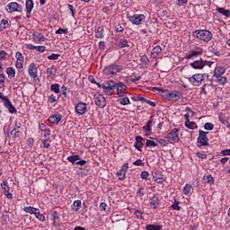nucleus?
<instances>
[{"label": "nucleus", "mask_w": 230, "mask_h": 230, "mask_svg": "<svg viewBox=\"0 0 230 230\" xmlns=\"http://www.w3.org/2000/svg\"><path fill=\"white\" fill-rule=\"evenodd\" d=\"M152 91H158L159 93H162L163 98L168 100V102H179V100H181V98L182 97V93L181 92H170L168 90H163V88L160 87H153Z\"/></svg>", "instance_id": "f257e3e1"}, {"label": "nucleus", "mask_w": 230, "mask_h": 230, "mask_svg": "<svg viewBox=\"0 0 230 230\" xmlns=\"http://www.w3.org/2000/svg\"><path fill=\"white\" fill-rule=\"evenodd\" d=\"M192 36L199 40H203L204 42H209L213 39V34L208 30H197L192 32Z\"/></svg>", "instance_id": "f03ea898"}, {"label": "nucleus", "mask_w": 230, "mask_h": 230, "mask_svg": "<svg viewBox=\"0 0 230 230\" xmlns=\"http://www.w3.org/2000/svg\"><path fill=\"white\" fill-rule=\"evenodd\" d=\"M208 78V74H195L189 77V82L191 84V85H194V87H199V85H202V84H204Z\"/></svg>", "instance_id": "7ed1b4c3"}, {"label": "nucleus", "mask_w": 230, "mask_h": 230, "mask_svg": "<svg viewBox=\"0 0 230 230\" xmlns=\"http://www.w3.org/2000/svg\"><path fill=\"white\" fill-rule=\"evenodd\" d=\"M122 71L123 66L116 64L110 65L103 69V73L107 76H112L114 75H117V73H121Z\"/></svg>", "instance_id": "20e7f679"}, {"label": "nucleus", "mask_w": 230, "mask_h": 230, "mask_svg": "<svg viewBox=\"0 0 230 230\" xmlns=\"http://www.w3.org/2000/svg\"><path fill=\"white\" fill-rule=\"evenodd\" d=\"M5 10L8 13H13L15 12L17 13H22V4L17 2H11L6 5Z\"/></svg>", "instance_id": "39448f33"}, {"label": "nucleus", "mask_w": 230, "mask_h": 230, "mask_svg": "<svg viewBox=\"0 0 230 230\" xmlns=\"http://www.w3.org/2000/svg\"><path fill=\"white\" fill-rule=\"evenodd\" d=\"M129 22H132V24H136V26H139L140 24L145 22V19H146V16L145 14H134V15H127Z\"/></svg>", "instance_id": "423d86ee"}, {"label": "nucleus", "mask_w": 230, "mask_h": 230, "mask_svg": "<svg viewBox=\"0 0 230 230\" xmlns=\"http://www.w3.org/2000/svg\"><path fill=\"white\" fill-rule=\"evenodd\" d=\"M166 139L168 143H179V128H173L167 134Z\"/></svg>", "instance_id": "0eeeda50"}, {"label": "nucleus", "mask_w": 230, "mask_h": 230, "mask_svg": "<svg viewBox=\"0 0 230 230\" xmlns=\"http://www.w3.org/2000/svg\"><path fill=\"white\" fill-rule=\"evenodd\" d=\"M202 53H204V49L200 47H196L194 49L190 50V53L186 54L185 58L187 60H195V58Z\"/></svg>", "instance_id": "6e6552de"}, {"label": "nucleus", "mask_w": 230, "mask_h": 230, "mask_svg": "<svg viewBox=\"0 0 230 230\" xmlns=\"http://www.w3.org/2000/svg\"><path fill=\"white\" fill-rule=\"evenodd\" d=\"M208 132L203 131L202 129L199 130V137L198 143L199 146H208L209 144L208 143Z\"/></svg>", "instance_id": "1a4fd4ad"}, {"label": "nucleus", "mask_w": 230, "mask_h": 230, "mask_svg": "<svg viewBox=\"0 0 230 230\" xmlns=\"http://www.w3.org/2000/svg\"><path fill=\"white\" fill-rule=\"evenodd\" d=\"M190 66H192L193 69H203L205 66H208L209 67H211V63L203 60L202 58H199L190 63Z\"/></svg>", "instance_id": "9d476101"}, {"label": "nucleus", "mask_w": 230, "mask_h": 230, "mask_svg": "<svg viewBox=\"0 0 230 230\" xmlns=\"http://www.w3.org/2000/svg\"><path fill=\"white\" fill-rule=\"evenodd\" d=\"M94 103L100 109H104V107H107V100L102 94L94 95Z\"/></svg>", "instance_id": "9b49d317"}, {"label": "nucleus", "mask_w": 230, "mask_h": 230, "mask_svg": "<svg viewBox=\"0 0 230 230\" xmlns=\"http://www.w3.org/2000/svg\"><path fill=\"white\" fill-rule=\"evenodd\" d=\"M28 73L31 78H33V80H39V71L37 70V66L35 63H31L28 67Z\"/></svg>", "instance_id": "f8f14e48"}, {"label": "nucleus", "mask_w": 230, "mask_h": 230, "mask_svg": "<svg viewBox=\"0 0 230 230\" xmlns=\"http://www.w3.org/2000/svg\"><path fill=\"white\" fill-rule=\"evenodd\" d=\"M75 111L79 116H84V114L87 112V104L84 102H78L75 107Z\"/></svg>", "instance_id": "ddd939ff"}, {"label": "nucleus", "mask_w": 230, "mask_h": 230, "mask_svg": "<svg viewBox=\"0 0 230 230\" xmlns=\"http://www.w3.org/2000/svg\"><path fill=\"white\" fill-rule=\"evenodd\" d=\"M1 188L4 191V194L5 195L6 199H13V195L12 193H10V186H8L7 181H4L1 183Z\"/></svg>", "instance_id": "4468645a"}, {"label": "nucleus", "mask_w": 230, "mask_h": 230, "mask_svg": "<svg viewBox=\"0 0 230 230\" xmlns=\"http://www.w3.org/2000/svg\"><path fill=\"white\" fill-rule=\"evenodd\" d=\"M15 58H16L15 67H17V69H22L24 66V56H22V53L16 52Z\"/></svg>", "instance_id": "2eb2a0df"}, {"label": "nucleus", "mask_w": 230, "mask_h": 230, "mask_svg": "<svg viewBox=\"0 0 230 230\" xmlns=\"http://www.w3.org/2000/svg\"><path fill=\"white\" fill-rule=\"evenodd\" d=\"M128 170V164H124L119 171L117 172L119 181H125L127 172Z\"/></svg>", "instance_id": "dca6fc26"}, {"label": "nucleus", "mask_w": 230, "mask_h": 230, "mask_svg": "<svg viewBox=\"0 0 230 230\" xmlns=\"http://www.w3.org/2000/svg\"><path fill=\"white\" fill-rule=\"evenodd\" d=\"M154 122V119L152 117H150V119L146 122V126H143L142 129L146 136H151L152 135V123Z\"/></svg>", "instance_id": "f3484780"}, {"label": "nucleus", "mask_w": 230, "mask_h": 230, "mask_svg": "<svg viewBox=\"0 0 230 230\" xmlns=\"http://www.w3.org/2000/svg\"><path fill=\"white\" fill-rule=\"evenodd\" d=\"M115 87L117 89L118 96H123V94H125V91H127V85H125L123 83L116 84Z\"/></svg>", "instance_id": "a211bd4d"}, {"label": "nucleus", "mask_w": 230, "mask_h": 230, "mask_svg": "<svg viewBox=\"0 0 230 230\" xmlns=\"http://www.w3.org/2000/svg\"><path fill=\"white\" fill-rule=\"evenodd\" d=\"M49 123H52V125H58L60 121H62V115L60 113L52 115L49 118Z\"/></svg>", "instance_id": "6ab92c4d"}, {"label": "nucleus", "mask_w": 230, "mask_h": 230, "mask_svg": "<svg viewBox=\"0 0 230 230\" xmlns=\"http://www.w3.org/2000/svg\"><path fill=\"white\" fill-rule=\"evenodd\" d=\"M32 40L34 42H39L40 44L41 42H46V38L40 32H34L32 34Z\"/></svg>", "instance_id": "aec40b11"}, {"label": "nucleus", "mask_w": 230, "mask_h": 230, "mask_svg": "<svg viewBox=\"0 0 230 230\" xmlns=\"http://www.w3.org/2000/svg\"><path fill=\"white\" fill-rule=\"evenodd\" d=\"M4 105L11 114H14L15 112H17V110L15 109L13 104H12V102H10V100H6V102H4Z\"/></svg>", "instance_id": "412c9836"}, {"label": "nucleus", "mask_w": 230, "mask_h": 230, "mask_svg": "<svg viewBox=\"0 0 230 230\" xmlns=\"http://www.w3.org/2000/svg\"><path fill=\"white\" fill-rule=\"evenodd\" d=\"M143 137L137 136L136 137V142H135V148L138 150V152H141V149L143 148Z\"/></svg>", "instance_id": "4be33fe9"}, {"label": "nucleus", "mask_w": 230, "mask_h": 230, "mask_svg": "<svg viewBox=\"0 0 230 230\" xmlns=\"http://www.w3.org/2000/svg\"><path fill=\"white\" fill-rule=\"evenodd\" d=\"M149 205L153 209H157V206H159V198L157 196H153L150 199Z\"/></svg>", "instance_id": "5701e85b"}, {"label": "nucleus", "mask_w": 230, "mask_h": 230, "mask_svg": "<svg viewBox=\"0 0 230 230\" xmlns=\"http://www.w3.org/2000/svg\"><path fill=\"white\" fill-rule=\"evenodd\" d=\"M80 208H82V201L80 199L75 200L71 206V209L75 213L80 211Z\"/></svg>", "instance_id": "b1692460"}, {"label": "nucleus", "mask_w": 230, "mask_h": 230, "mask_svg": "<svg viewBox=\"0 0 230 230\" xmlns=\"http://www.w3.org/2000/svg\"><path fill=\"white\" fill-rule=\"evenodd\" d=\"M33 0H26L25 7L27 15H30V13H31V10H33Z\"/></svg>", "instance_id": "393cba45"}, {"label": "nucleus", "mask_w": 230, "mask_h": 230, "mask_svg": "<svg viewBox=\"0 0 230 230\" xmlns=\"http://www.w3.org/2000/svg\"><path fill=\"white\" fill-rule=\"evenodd\" d=\"M47 75L49 78H53L55 75H57V66H51L47 69Z\"/></svg>", "instance_id": "a878e982"}, {"label": "nucleus", "mask_w": 230, "mask_h": 230, "mask_svg": "<svg viewBox=\"0 0 230 230\" xmlns=\"http://www.w3.org/2000/svg\"><path fill=\"white\" fill-rule=\"evenodd\" d=\"M226 73V67L217 66L214 71V76H222Z\"/></svg>", "instance_id": "bb28decb"}, {"label": "nucleus", "mask_w": 230, "mask_h": 230, "mask_svg": "<svg viewBox=\"0 0 230 230\" xmlns=\"http://www.w3.org/2000/svg\"><path fill=\"white\" fill-rule=\"evenodd\" d=\"M119 103L120 105H130V99L128 97L121 95L120 98L118 99Z\"/></svg>", "instance_id": "cd10ccee"}, {"label": "nucleus", "mask_w": 230, "mask_h": 230, "mask_svg": "<svg viewBox=\"0 0 230 230\" xmlns=\"http://www.w3.org/2000/svg\"><path fill=\"white\" fill-rule=\"evenodd\" d=\"M50 220L53 222L54 226H56L57 222L60 220V217H58V213H57V211H54L50 214Z\"/></svg>", "instance_id": "c85d7f7f"}, {"label": "nucleus", "mask_w": 230, "mask_h": 230, "mask_svg": "<svg viewBox=\"0 0 230 230\" xmlns=\"http://www.w3.org/2000/svg\"><path fill=\"white\" fill-rule=\"evenodd\" d=\"M192 192H193V186L187 183L183 188V194L184 195H191Z\"/></svg>", "instance_id": "c756f323"}, {"label": "nucleus", "mask_w": 230, "mask_h": 230, "mask_svg": "<svg viewBox=\"0 0 230 230\" xmlns=\"http://www.w3.org/2000/svg\"><path fill=\"white\" fill-rule=\"evenodd\" d=\"M67 161H69V163H72V164H76V163L80 161V155H70L67 157Z\"/></svg>", "instance_id": "7c9ffc66"}, {"label": "nucleus", "mask_w": 230, "mask_h": 230, "mask_svg": "<svg viewBox=\"0 0 230 230\" xmlns=\"http://www.w3.org/2000/svg\"><path fill=\"white\" fill-rule=\"evenodd\" d=\"M217 12H218V13H221L222 15H225V17H229L230 16V11L226 10L224 7H217Z\"/></svg>", "instance_id": "2f4dec72"}, {"label": "nucleus", "mask_w": 230, "mask_h": 230, "mask_svg": "<svg viewBox=\"0 0 230 230\" xmlns=\"http://www.w3.org/2000/svg\"><path fill=\"white\" fill-rule=\"evenodd\" d=\"M163 52V49L161 48V46H156L152 50V55L153 57H159V55H161V53Z\"/></svg>", "instance_id": "473e14b6"}, {"label": "nucleus", "mask_w": 230, "mask_h": 230, "mask_svg": "<svg viewBox=\"0 0 230 230\" xmlns=\"http://www.w3.org/2000/svg\"><path fill=\"white\" fill-rule=\"evenodd\" d=\"M185 127L187 128H190V130H195V128H198L199 126H197V123L195 121H185Z\"/></svg>", "instance_id": "72a5a7b5"}, {"label": "nucleus", "mask_w": 230, "mask_h": 230, "mask_svg": "<svg viewBox=\"0 0 230 230\" xmlns=\"http://www.w3.org/2000/svg\"><path fill=\"white\" fill-rule=\"evenodd\" d=\"M8 78H15V68L10 66L6 69Z\"/></svg>", "instance_id": "f704fd0d"}, {"label": "nucleus", "mask_w": 230, "mask_h": 230, "mask_svg": "<svg viewBox=\"0 0 230 230\" xmlns=\"http://www.w3.org/2000/svg\"><path fill=\"white\" fill-rule=\"evenodd\" d=\"M38 210H39V208H35L33 207H25V208H23V211L25 213H30V215H35V213H37Z\"/></svg>", "instance_id": "c9c22d12"}, {"label": "nucleus", "mask_w": 230, "mask_h": 230, "mask_svg": "<svg viewBox=\"0 0 230 230\" xmlns=\"http://www.w3.org/2000/svg\"><path fill=\"white\" fill-rule=\"evenodd\" d=\"M163 229V226H159V225H147L146 226V230H162Z\"/></svg>", "instance_id": "e433bc0d"}, {"label": "nucleus", "mask_w": 230, "mask_h": 230, "mask_svg": "<svg viewBox=\"0 0 230 230\" xmlns=\"http://www.w3.org/2000/svg\"><path fill=\"white\" fill-rule=\"evenodd\" d=\"M95 37L97 39H103V27H98L96 32H95Z\"/></svg>", "instance_id": "4c0bfd02"}, {"label": "nucleus", "mask_w": 230, "mask_h": 230, "mask_svg": "<svg viewBox=\"0 0 230 230\" xmlns=\"http://www.w3.org/2000/svg\"><path fill=\"white\" fill-rule=\"evenodd\" d=\"M50 91H53V93H56V94H58V93H60V84H51Z\"/></svg>", "instance_id": "58836bf2"}, {"label": "nucleus", "mask_w": 230, "mask_h": 230, "mask_svg": "<svg viewBox=\"0 0 230 230\" xmlns=\"http://www.w3.org/2000/svg\"><path fill=\"white\" fill-rule=\"evenodd\" d=\"M34 215H35L36 218H38V220H40V222H44V220H46V217H44V215H42L40 213V210L39 208Z\"/></svg>", "instance_id": "ea45409f"}, {"label": "nucleus", "mask_w": 230, "mask_h": 230, "mask_svg": "<svg viewBox=\"0 0 230 230\" xmlns=\"http://www.w3.org/2000/svg\"><path fill=\"white\" fill-rule=\"evenodd\" d=\"M118 47L119 48H128V40H127L125 39L119 40Z\"/></svg>", "instance_id": "a19ab883"}, {"label": "nucleus", "mask_w": 230, "mask_h": 230, "mask_svg": "<svg viewBox=\"0 0 230 230\" xmlns=\"http://www.w3.org/2000/svg\"><path fill=\"white\" fill-rule=\"evenodd\" d=\"M204 181L205 182H207V184H213V182H215V179L213 178V176L211 175H207V176H204Z\"/></svg>", "instance_id": "79ce46f5"}, {"label": "nucleus", "mask_w": 230, "mask_h": 230, "mask_svg": "<svg viewBox=\"0 0 230 230\" xmlns=\"http://www.w3.org/2000/svg\"><path fill=\"white\" fill-rule=\"evenodd\" d=\"M215 77L217 78V82L221 85H224V84H226L227 82V78H226L225 76L216 75Z\"/></svg>", "instance_id": "37998d69"}, {"label": "nucleus", "mask_w": 230, "mask_h": 230, "mask_svg": "<svg viewBox=\"0 0 230 230\" xmlns=\"http://www.w3.org/2000/svg\"><path fill=\"white\" fill-rule=\"evenodd\" d=\"M179 204H180V201L175 199L174 203L171 206V208L172 209H174V211H180L181 210V207L179 206Z\"/></svg>", "instance_id": "c03bdc74"}, {"label": "nucleus", "mask_w": 230, "mask_h": 230, "mask_svg": "<svg viewBox=\"0 0 230 230\" xmlns=\"http://www.w3.org/2000/svg\"><path fill=\"white\" fill-rule=\"evenodd\" d=\"M97 85H98V87H100V89H103L104 93H107L108 94H111L112 90L109 89V87H107V85L100 84H97Z\"/></svg>", "instance_id": "a18cd8bd"}, {"label": "nucleus", "mask_w": 230, "mask_h": 230, "mask_svg": "<svg viewBox=\"0 0 230 230\" xmlns=\"http://www.w3.org/2000/svg\"><path fill=\"white\" fill-rule=\"evenodd\" d=\"M11 136L12 137H19V136H21V131H17V128H14L11 130Z\"/></svg>", "instance_id": "49530a36"}, {"label": "nucleus", "mask_w": 230, "mask_h": 230, "mask_svg": "<svg viewBox=\"0 0 230 230\" xmlns=\"http://www.w3.org/2000/svg\"><path fill=\"white\" fill-rule=\"evenodd\" d=\"M146 146H157V143H155L154 140L146 139Z\"/></svg>", "instance_id": "de8ad7c7"}, {"label": "nucleus", "mask_w": 230, "mask_h": 230, "mask_svg": "<svg viewBox=\"0 0 230 230\" xmlns=\"http://www.w3.org/2000/svg\"><path fill=\"white\" fill-rule=\"evenodd\" d=\"M204 128L205 130H213V128H215V125H213L212 123L207 122L204 125Z\"/></svg>", "instance_id": "09e8293b"}, {"label": "nucleus", "mask_w": 230, "mask_h": 230, "mask_svg": "<svg viewBox=\"0 0 230 230\" xmlns=\"http://www.w3.org/2000/svg\"><path fill=\"white\" fill-rule=\"evenodd\" d=\"M60 57V54H51L48 57L49 60H58V58Z\"/></svg>", "instance_id": "8fccbe9b"}, {"label": "nucleus", "mask_w": 230, "mask_h": 230, "mask_svg": "<svg viewBox=\"0 0 230 230\" xmlns=\"http://www.w3.org/2000/svg\"><path fill=\"white\" fill-rule=\"evenodd\" d=\"M197 157L199 159H208V155L205 152L197 153Z\"/></svg>", "instance_id": "3c124183"}, {"label": "nucleus", "mask_w": 230, "mask_h": 230, "mask_svg": "<svg viewBox=\"0 0 230 230\" xmlns=\"http://www.w3.org/2000/svg\"><path fill=\"white\" fill-rule=\"evenodd\" d=\"M134 166H145V163H143V160L137 159L133 163Z\"/></svg>", "instance_id": "603ef678"}, {"label": "nucleus", "mask_w": 230, "mask_h": 230, "mask_svg": "<svg viewBox=\"0 0 230 230\" xmlns=\"http://www.w3.org/2000/svg\"><path fill=\"white\" fill-rule=\"evenodd\" d=\"M0 26H2V28H4V30H6V28H8L9 24H8V21L7 20H2Z\"/></svg>", "instance_id": "864d4df0"}, {"label": "nucleus", "mask_w": 230, "mask_h": 230, "mask_svg": "<svg viewBox=\"0 0 230 230\" xmlns=\"http://www.w3.org/2000/svg\"><path fill=\"white\" fill-rule=\"evenodd\" d=\"M106 87L111 91H114L116 89V84H114L113 82H110L108 84H106Z\"/></svg>", "instance_id": "5fc2aeb1"}, {"label": "nucleus", "mask_w": 230, "mask_h": 230, "mask_svg": "<svg viewBox=\"0 0 230 230\" xmlns=\"http://www.w3.org/2000/svg\"><path fill=\"white\" fill-rule=\"evenodd\" d=\"M61 94H63L65 98L67 96V86L63 85L61 87Z\"/></svg>", "instance_id": "6e6d98bb"}, {"label": "nucleus", "mask_w": 230, "mask_h": 230, "mask_svg": "<svg viewBox=\"0 0 230 230\" xmlns=\"http://www.w3.org/2000/svg\"><path fill=\"white\" fill-rule=\"evenodd\" d=\"M150 175V173H148L147 171H143L140 174L141 179H148V176Z\"/></svg>", "instance_id": "4d7b16f0"}, {"label": "nucleus", "mask_w": 230, "mask_h": 230, "mask_svg": "<svg viewBox=\"0 0 230 230\" xmlns=\"http://www.w3.org/2000/svg\"><path fill=\"white\" fill-rule=\"evenodd\" d=\"M0 60H6V51L0 50Z\"/></svg>", "instance_id": "13d9d810"}, {"label": "nucleus", "mask_w": 230, "mask_h": 230, "mask_svg": "<svg viewBox=\"0 0 230 230\" xmlns=\"http://www.w3.org/2000/svg\"><path fill=\"white\" fill-rule=\"evenodd\" d=\"M56 33L58 35H62V33H64L66 35L67 33V30H64L62 28H59L58 30L56 31Z\"/></svg>", "instance_id": "bf43d9fd"}, {"label": "nucleus", "mask_w": 230, "mask_h": 230, "mask_svg": "<svg viewBox=\"0 0 230 230\" xmlns=\"http://www.w3.org/2000/svg\"><path fill=\"white\" fill-rule=\"evenodd\" d=\"M36 51H39L40 53H44L46 51V47L44 46H37Z\"/></svg>", "instance_id": "052dcab7"}, {"label": "nucleus", "mask_w": 230, "mask_h": 230, "mask_svg": "<svg viewBox=\"0 0 230 230\" xmlns=\"http://www.w3.org/2000/svg\"><path fill=\"white\" fill-rule=\"evenodd\" d=\"M219 121L223 124L226 125V127H227V125L229 124V122L227 121V119L224 117H219Z\"/></svg>", "instance_id": "680f3d73"}, {"label": "nucleus", "mask_w": 230, "mask_h": 230, "mask_svg": "<svg viewBox=\"0 0 230 230\" xmlns=\"http://www.w3.org/2000/svg\"><path fill=\"white\" fill-rule=\"evenodd\" d=\"M50 103H55V102H58V97L55 96V95H50L49 98Z\"/></svg>", "instance_id": "e2e57ef3"}, {"label": "nucleus", "mask_w": 230, "mask_h": 230, "mask_svg": "<svg viewBox=\"0 0 230 230\" xmlns=\"http://www.w3.org/2000/svg\"><path fill=\"white\" fill-rule=\"evenodd\" d=\"M99 208L101 211H107V203L105 202L101 203Z\"/></svg>", "instance_id": "0e129e2a"}, {"label": "nucleus", "mask_w": 230, "mask_h": 230, "mask_svg": "<svg viewBox=\"0 0 230 230\" xmlns=\"http://www.w3.org/2000/svg\"><path fill=\"white\" fill-rule=\"evenodd\" d=\"M156 141H157V143H160L161 145H162V146H166V145H167V143H166V140H164V139H157L156 138Z\"/></svg>", "instance_id": "69168bd1"}, {"label": "nucleus", "mask_w": 230, "mask_h": 230, "mask_svg": "<svg viewBox=\"0 0 230 230\" xmlns=\"http://www.w3.org/2000/svg\"><path fill=\"white\" fill-rule=\"evenodd\" d=\"M133 101L134 102H145V98L137 96V97H133Z\"/></svg>", "instance_id": "338daca9"}, {"label": "nucleus", "mask_w": 230, "mask_h": 230, "mask_svg": "<svg viewBox=\"0 0 230 230\" xmlns=\"http://www.w3.org/2000/svg\"><path fill=\"white\" fill-rule=\"evenodd\" d=\"M222 155H230V149H225L221 151Z\"/></svg>", "instance_id": "774afa93"}]
</instances>
